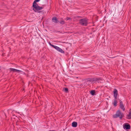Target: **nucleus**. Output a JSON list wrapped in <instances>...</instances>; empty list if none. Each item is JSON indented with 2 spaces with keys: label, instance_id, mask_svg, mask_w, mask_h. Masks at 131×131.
Wrapping results in <instances>:
<instances>
[{
  "label": "nucleus",
  "instance_id": "obj_1",
  "mask_svg": "<svg viewBox=\"0 0 131 131\" xmlns=\"http://www.w3.org/2000/svg\"><path fill=\"white\" fill-rule=\"evenodd\" d=\"M40 0H35L33 3L32 6L34 8L33 10L35 12L40 13L39 10L43 9L42 7L39 6L36 3V2H39Z\"/></svg>",
  "mask_w": 131,
  "mask_h": 131
},
{
  "label": "nucleus",
  "instance_id": "obj_2",
  "mask_svg": "<svg viewBox=\"0 0 131 131\" xmlns=\"http://www.w3.org/2000/svg\"><path fill=\"white\" fill-rule=\"evenodd\" d=\"M123 116V114L121 113L119 110L118 111L116 114L113 116V117L114 118H116L119 117L120 118H122Z\"/></svg>",
  "mask_w": 131,
  "mask_h": 131
},
{
  "label": "nucleus",
  "instance_id": "obj_3",
  "mask_svg": "<svg viewBox=\"0 0 131 131\" xmlns=\"http://www.w3.org/2000/svg\"><path fill=\"white\" fill-rule=\"evenodd\" d=\"M10 71H12L14 72H16L18 73H19L23 74H24L25 73L21 71L18 70L13 68H10Z\"/></svg>",
  "mask_w": 131,
  "mask_h": 131
},
{
  "label": "nucleus",
  "instance_id": "obj_4",
  "mask_svg": "<svg viewBox=\"0 0 131 131\" xmlns=\"http://www.w3.org/2000/svg\"><path fill=\"white\" fill-rule=\"evenodd\" d=\"M80 24L84 26H86L87 24V21L86 20L84 19L81 20L80 21Z\"/></svg>",
  "mask_w": 131,
  "mask_h": 131
},
{
  "label": "nucleus",
  "instance_id": "obj_5",
  "mask_svg": "<svg viewBox=\"0 0 131 131\" xmlns=\"http://www.w3.org/2000/svg\"><path fill=\"white\" fill-rule=\"evenodd\" d=\"M123 128L125 129H130V127L129 124L127 123H125L123 125Z\"/></svg>",
  "mask_w": 131,
  "mask_h": 131
},
{
  "label": "nucleus",
  "instance_id": "obj_6",
  "mask_svg": "<svg viewBox=\"0 0 131 131\" xmlns=\"http://www.w3.org/2000/svg\"><path fill=\"white\" fill-rule=\"evenodd\" d=\"M49 45L51 46L53 48H54L55 49L58 50V51H59L60 50V48L56 46L55 45H54L51 44V43L50 42L49 43Z\"/></svg>",
  "mask_w": 131,
  "mask_h": 131
},
{
  "label": "nucleus",
  "instance_id": "obj_7",
  "mask_svg": "<svg viewBox=\"0 0 131 131\" xmlns=\"http://www.w3.org/2000/svg\"><path fill=\"white\" fill-rule=\"evenodd\" d=\"M114 94V96L115 99H117V91L116 89H115L113 91Z\"/></svg>",
  "mask_w": 131,
  "mask_h": 131
},
{
  "label": "nucleus",
  "instance_id": "obj_8",
  "mask_svg": "<svg viewBox=\"0 0 131 131\" xmlns=\"http://www.w3.org/2000/svg\"><path fill=\"white\" fill-rule=\"evenodd\" d=\"M120 107L123 111H124L125 110L124 106L123 105V103L122 101H120Z\"/></svg>",
  "mask_w": 131,
  "mask_h": 131
},
{
  "label": "nucleus",
  "instance_id": "obj_9",
  "mask_svg": "<svg viewBox=\"0 0 131 131\" xmlns=\"http://www.w3.org/2000/svg\"><path fill=\"white\" fill-rule=\"evenodd\" d=\"M52 21L55 23H58V21L56 17H54L52 19Z\"/></svg>",
  "mask_w": 131,
  "mask_h": 131
},
{
  "label": "nucleus",
  "instance_id": "obj_10",
  "mask_svg": "<svg viewBox=\"0 0 131 131\" xmlns=\"http://www.w3.org/2000/svg\"><path fill=\"white\" fill-rule=\"evenodd\" d=\"M117 99H115L114 100V102L113 103V104L115 106L117 105V101L116 100Z\"/></svg>",
  "mask_w": 131,
  "mask_h": 131
},
{
  "label": "nucleus",
  "instance_id": "obj_11",
  "mask_svg": "<svg viewBox=\"0 0 131 131\" xmlns=\"http://www.w3.org/2000/svg\"><path fill=\"white\" fill-rule=\"evenodd\" d=\"M77 123L76 122H73L72 123V126L73 127H77Z\"/></svg>",
  "mask_w": 131,
  "mask_h": 131
},
{
  "label": "nucleus",
  "instance_id": "obj_12",
  "mask_svg": "<svg viewBox=\"0 0 131 131\" xmlns=\"http://www.w3.org/2000/svg\"><path fill=\"white\" fill-rule=\"evenodd\" d=\"M127 118L128 119H130L131 118V112L129 113L128 115L127 116Z\"/></svg>",
  "mask_w": 131,
  "mask_h": 131
},
{
  "label": "nucleus",
  "instance_id": "obj_13",
  "mask_svg": "<svg viewBox=\"0 0 131 131\" xmlns=\"http://www.w3.org/2000/svg\"><path fill=\"white\" fill-rule=\"evenodd\" d=\"M90 93L93 95H95V91L94 90L91 91L90 92Z\"/></svg>",
  "mask_w": 131,
  "mask_h": 131
},
{
  "label": "nucleus",
  "instance_id": "obj_14",
  "mask_svg": "<svg viewBox=\"0 0 131 131\" xmlns=\"http://www.w3.org/2000/svg\"><path fill=\"white\" fill-rule=\"evenodd\" d=\"M60 50H59V51L61 52V53H64V51L63 50H62L60 48Z\"/></svg>",
  "mask_w": 131,
  "mask_h": 131
},
{
  "label": "nucleus",
  "instance_id": "obj_15",
  "mask_svg": "<svg viewBox=\"0 0 131 131\" xmlns=\"http://www.w3.org/2000/svg\"><path fill=\"white\" fill-rule=\"evenodd\" d=\"M60 23L62 24H63L64 23V22L63 21H62L60 22Z\"/></svg>",
  "mask_w": 131,
  "mask_h": 131
},
{
  "label": "nucleus",
  "instance_id": "obj_16",
  "mask_svg": "<svg viewBox=\"0 0 131 131\" xmlns=\"http://www.w3.org/2000/svg\"><path fill=\"white\" fill-rule=\"evenodd\" d=\"M63 90L64 91H66V88H64Z\"/></svg>",
  "mask_w": 131,
  "mask_h": 131
},
{
  "label": "nucleus",
  "instance_id": "obj_17",
  "mask_svg": "<svg viewBox=\"0 0 131 131\" xmlns=\"http://www.w3.org/2000/svg\"><path fill=\"white\" fill-rule=\"evenodd\" d=\"M69 19H70V18H66V20H69Z\"/></svg>",
  "mask_w": 131,
  "mask_h": 131
},
{
  "label": "nucleus",
  "instance_id": "obj_18",
  "mask_svg": "<svg viewBox=\"0 0 131 131\" xmlns=\"http://www.w3.org/2000/svg\"><path fill=\"white\" fill-rule=\"evenodd\" d=\"M66 92H67L68 91V89H67L66 88Z\"/></svg>",
  "mask_w": 131,
  "mask_h": 131
},
{
  "label": "nucleus",
  "instance_id": "obj_19",
  "mask_svg": "<svg viewBox=\"0 0 131 131\" xmlns=\"http://www.w3.org/2000/svg\"><path fill=\"white\" fill-rule=\"evenodd\" d=\"M48 131H55L54 130H49Z\"/></svg>",
  "mask_w": 131,
  "mask_h": 131
},
{
  "label": "nucleus",
  "instance_id": "obj_20",
  "mask_svg": "<svg viewBox=\"0 0 131 131\" xmlns=\"http://www.w3.org/2000/svg\"><path fill=\"white\" fill-rule=\"evenodd\" d=\"M87 82H88V83H89V81H87Z\"/></svg>",
  "mask_w": 131,
  "mask_h": 131
}]
</instances>
